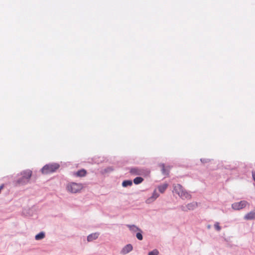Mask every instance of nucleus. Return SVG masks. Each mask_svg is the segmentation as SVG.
Listing matches in <instances>:
<instances>
[{
  "instance_id": "obj_1",
  "label": "nucleus",
  "mask_w": 255,
  "mask_h": 255,
  "mask_svg": "<svg viewBox=\"0 0 255 255\" xmlns=\"http://www.w3.org/2000/svg\"><path fill=\"white\" fill-rule=\"evenodd\" d=\"M21 176L15 181L16 185H23L28 183L32 175V171L27 169L22 171L20 173Z\"/></svg>"
},
{
  "instance_id": "obj_2",
  "label": "nucleus",
  "mask_w": 255,
  "mask_h": 255,
  "mask_svg": "<svg viewBox=\"0 0 255 255\" xmlns=\"http://www.w3.org/2000/svg\"><path fill=\"white\" fill-rule=\"evenodd\" d=\"M60 167L57 163L46 164L41 169V171L43 174H48L55 172Z\"/></svg>"
},
{
  "instance_id": "obj_3",
  "label": "nucleus",
  "mask_w": 255,
  "mask_h": 255,
  "mask_svg": "<svg viewBox=\"0 0 255 255\" xmlns=\"http://www.w3.org/2000/svg\"><path fill=\"white\" fill-rule=\"evenodd\" d=\"M173 192L178 194L181 198L185 197L186 199H190L191 198V195L187 192L180 184H177L174 185Z\"/></svg>"
},
{
  "instance_id": "obj_4",
  "label": "nucleus",
  "mask_w": 255,
  "mask_h": 255,
  "mask_svg": "<svg viewBox=\"0 0 255 255\" xmlns=\"http://www.w3.org/2000/svg\"><path fill=\"white\" fill-rule=\"evenodd\" d=\"M82 188L81 184L74 182L71 183L70 186H68L69 191L73 193H76L80 191Z\"/></svg>"
},
{
  "instance_id": "obj_5",
  "label": "nucleus",
  "mask_w": 255,
  "mask_h": 255,
  "mask_svg": "<svg viewBox=\"0 0 255 255\" xmlns=\"http://www.w3.org/2000/svg\"><path fill=\"white\" fill-rule=\"evenodd\" d=\"M248 204L247 201L242 200L239 202H235L232 204V208L235 210H239L246 207Z\"/></svg>"
},
{
  "instance_id": "obj_6",
  "label": "nucleus",
  "mask_w": 255,
  "mask_h": 255,
  "mask_svg": "<svg viewBox=\"0 0 255 255\" xmlns=\"http://www.w3.org/2000/svg\"><path fill=\"white\" fill-rule=\"evenodd\" d=\"M243 164L242 163H238V164L237 163L235 164L234 165H227L225 166V168L226 169H229L230 170H237L238 172L241 171V170L240 169V166L242 165Z\"/></svg>"
},
{
  "instance_id": "obj_7",
  "label": "nucleus",
  "mask_w": 255,
  "mask_h": 255,
  "mask_svg": "<svg viewBox=\"0 0 255 255\" xmlns=\"http://www.w3.org/2000/svg\"><path fill=\"white\" fill-rule=\"evenodd\" d=\"M244 218L246 220H255V209L247 214Z\"/></svg>"
},
{
  "instance_id": "obj_8",
  "label": "nucleus",
  "mask_w": 255,
  "mask_h": 255,
  "mask_svg": "<svg viewBox=\"0 0 255 255\" xmlns=\"http://www.w3.org/2000/svg\"><path fill=\"white\" fill-rule=\"evenodd\" d=\"M159 194L155 190L153 191L152 196L147 199L146 203H150L154 201L155 199H156L159 197Z\"/></svg>"
},
{
  "instance_id": "obj_9",
  "label": "nucleus",
  "mask_w": 255,
  "mask_h": 255,
  "mask_svg": "<svg viewBox=\"0 0 255 255\" xmlns=\"http://www.w3.org/2000/svg\"><path fill=\"white\" fill-rule=\"evenodd\" d=\"M132 249V246L131 244H128L123 248L122 253L123 254H127L131 252Z\"/></svg>"
},
{
  "instance_id": "obj_10",
  "label": "nucleus",
  "mask_w": 255,
  "mask_h": 255,
  "mask_svg": "<svg viewBox=\"0 0 255 255\" xmlns=\"http://www.w3.org/2000/svg\"><path fill=\"white\" fill-rule=\"evenodd\" d=\"M99 236V233H98L91 234L87 236V241L88 242H92L97 239L98 238Z\"/></svg>"
},
{
  "instance_id": "obj_11",
  "label": "nucleus",
  "mask_w": 255,
  "mask_h": 255,
  "mask_svg": "<svg viewBox=\"0 0 255 255\" xmlns=\"http://www.w3.org/2000/svg\"><path fill=\"white\" fill-rule=\"evenodd\" d=\"M129 172L131 174L140 175V169L137 167H132L130 169Z\"/></svg>"
},
{
  "instance_id": "obj_12",
  "label": "nucleus",
  "mask_w": 255,
  "mask_h": 255,
  "mask_svg": "<svg viewBox=\"0 0 255 255\" xmlns=\"http://www.w3.org/2000/svg\"><path fill=\"white\" fill-rule=\"evenodd\" d=\"M126 226L129 229V230L135 233L136 232H138V230H139V228L135 226V225H129L127 224L126 225Z\"/></svg>"
},
{
  "instance_id": "obj_13",
  "label": "nucleus",
  "mask_w": 255,
  "mask_h": 255,
  "mask_svg": "<svg viewBox=\"0 0 255 255\" xmlns=\"http://www.w3.org/2000/svg\"><path fill=\"white\" fill-rule=\"evenodd\" d=\"M87 174V171L84 169H81L79 170L76 173V175L78 177H84L86 176Z\"/></svg>"
},
{
  "instance_id": "obj_14",
  "label": "nucleus",
  "mask_w": 255,
  "mask_h": 255,
  "mask_svg": "<svg viewBox=\"0 0 255 255\" xmlns=\"http://www.w3.org/2000/svg\"><path fill=\"white\" fill-rule=\"evenodd\" d=\"M197 207V203L196 202L190 203L187 205L188 211L193 210Z\"/></svg>"
},
{
  "instance_id": "obj_15",
  "label": "nucleus",
  "mask_w": 255,
  "mask_h": 255,
  "mask_svg": "<svg viewBox=\"0 0 255 255\" xmlns=\"http://www.w3.org/2000/svg\"><path fill=\"white\" fill-rule=\"evenodd\" d=\"M122 184L124 187L131 186L132 185V181L131 180H125L123 181Z\"/></svg>"
},
{
  "instance_id": "obj_16",
  "label": "nucleus",
  "mask_w": 255,
  "mask_h": 255,
  "mask_svg": "<svg viewBox=\"0 0 255 255\" xmlns=\"http://www.w3.org/2000/svg\"><path fill=\"white\" fill-rule=\"evenodd\" d=\"M45 236V234L43 232H41L35 235V239L36 240H40L44 238Z\"/></svg>"
},
{
  "instance_id": "obj_17",
  "label": "nucleus",
  "mask_w": 255,
  "mask_h": 255,
  "mask_svg": "<svg viewBox=\"0 0 255 255\" xmlns=\"http://www.w3.org/2000/svg\"><path fill=\"white\" fill-rule=\"evenodd\" d=\"M167 187H168V184L166 183H165L162 185L158 186V189L160 193H163L164 192L165 190L167 189Z\"/></svg>"
},
{
  "instance_id": "obj_18",
  "label": "nucleus",
  "mask_w": 255,
  "mask_h": 255,
  "mask_svg": "<svg viewBox=\"0 0 255 255\" xmlns=\"http://www.w3.org/2000/svg\"><path fill=\"white\" fill-rule=\"evenodd\" d=\"M144 180L143 178L141 177H136L133 179L132 182H133L135 185H138L140 184Z\"/></svg>"
},
{
  "instance_id": "obj_19",
  "label": "nucleus",
  "mask_w": 255,
  "mask_h": 255,
  "mask_svg": "<svg viewBox=\"0 0 255 255\" xmlns=\"http://www.w3.org/2000/svg\"><path fill=\"white\" fill-rule=\"evenodd\" d=\"M140 175H143L144 176H148L150 173V171L148 169H140Z\"/></svg>"
},
{
  "instance_id": "obj_20",
  "label": "nucleus",
  "mask_w": 255,
  "mask_h": 255,
  "mask_svg": "<svg viewBox=\"0 0 255 255\" xmlns=\"http://www.w3.org/2000/svg\"><path fill=\"white\" fill-rule=\"evenodd\" d=\"M160 166L161 167V171L162 174L164 175H168L169 174V171L168 170L165 168L164 164H161Z\"/></svg>"
},
{
  "instance_id": "obj_21",
  "label": "nucleus",
  "mask_w": 255,
  "mask_h": 255,
  "mask_svg": "<svg viewBox=\"0 0 255 255\" xmlns=\"http://www.w3.org/2000/svg\"><path fill=\"white\" fill-rule=\"evenodd\" d=\"M142 233V231L141 229H139V230H138L137 233L136 234V237L139 241H141L143 239Z\"/></svg>"
},
{
  "instance_id": "obj_22",
  "label": "nucleus",
  "mask_w": 255,
  "mask_h": 255,
  "mask_svg": "<svg viewBox=\"0 0 255 255\" xmlns=\"http://www.w3.org/2000/svg\"><path fill=\"white\" fill-rule=\"evenodd\" d=\"M159 252L157 249H154L151 252H149L148 255H158Z\"/></svg>"
},
{
  "instance_id": "obj_23",
  "label": "nucleus",
  "mask_w": 255,
  "mask_h": 255,
  "mask_svg": "<svg viewBox=\"0 0 255 255\" xmlns=\"http://www.w3.org/2000/svg\"><path fill=\"white\" fill-rule=\"evenodd\" d=\"M113 170L114 168L111 166L108 167L104 169V172L105 173H109L113 171Z\"/></svg>"
},
{
  "instance_id": "obj_24",
  "label": "nucleus",
  "mask_w": 255,
  "mask_h": 255,
  "mask_svg": "<svg viewBox=\"0 0 255 255\" xmlns=\"http://www.w3.org/2000/svg\"><path fill=\"white\" fill-rule=\"evenodd\" d=\"M214 227H215V229L217 231H220L221 230V227L219 225V223L218 222H216L215 224H214Z\"/></svg>"
},
{
  "instance_id": "obj_25",
  "label": "nucleus",
  "mask_w": 255,
  "mask_h": 255,
  "mask_svg": "<svg viewBox=\"0 0 255 255\" xmlns=\"http://www.w3.org/2000/svg\"><path fill=\"white\" fill-rule=\"evenodd\" d=\"M210 159L208 158H201L200 161L203 163H206L209 162L210 161Z\"/></svg>"
},
{
  "instance_id": "obj_26",
  "label": "nucleus",
  "mask_w": 255,
  "mask_h": 255,
  "mask_svg": "<svg viewBox=\"0 0 255 255\" xmlns=\"http://www.w3.org/2000/svg\"><path fill=\"white\" fill-rule=\"evenodd\" d=\"M180 208L181 209V210L183 211H184V212H187L188 211L187 205L186 206L182 205V206H180Z\"/></svg>"
},
{
  "instance_id": "obj_27",
  "label": "nucleus",
  "mask_w": 255,
  "mask_h": 255,
  "mask_svg": "<svg viewBox=\"0 0 255 255\" xmlns=\"http://www.w3.org/2000/svg\"><path fill=\"white\" fill-rule=\"evenodd\" d=\"M252 176H253V180L255 181V171L253 172Z\"/></svg>"
}]
</instances>
